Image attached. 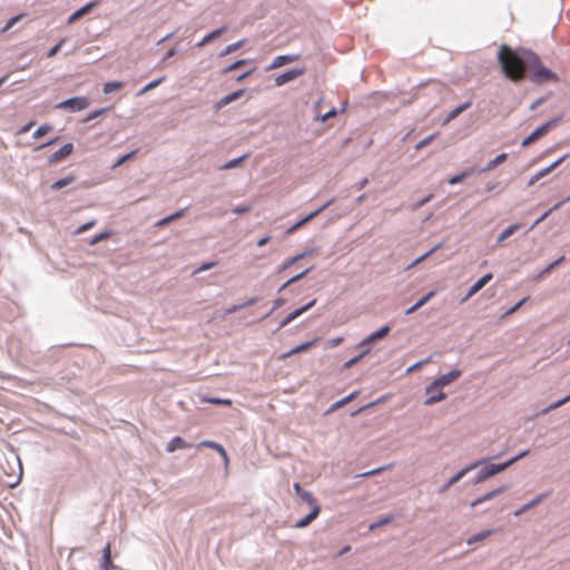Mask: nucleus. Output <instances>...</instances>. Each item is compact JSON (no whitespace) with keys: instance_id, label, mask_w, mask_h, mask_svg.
<instances>
[{"instance_id":"1","label":"nucleus","mask_w":570,"mask_h":570,"mask_svg":"<svg viewBox=\"0 0 570 570\" xmlns=\"http://www.w3.org/2000/svg\"><path fill=\"white\" fill-rule=\"evenodd\" d=\"M498 61L504 76L514 82L524 79L527 69L530 71L529 79L535 85L559 81L558 75L544 67L532 50L513 51L503 45L498 53Z\"/></svg>"},{"instance_id":"2","label":"nucleus","mask_w":570,"mask_h":570,"mask_svg":"<svg viewBox=\"0 0 570 570\" xmlns=\"http://www.w3.org/2000/svg\"><path fill=\"white\" fill-rule=\"evenodd\" d=\"M528 454H529V450H524V451L520 452L518 455L509 459L508 461H505L503 463H497V464L491 463V464L484 465L476 473L475 479H474V483L479 484V483L485 481L487 479H489V478H491V476H493V475L504 471L510 465H512L513 463H515L520 459L527 456Z\"/></svg>"},{"instance_id":"3","label":"nucleus","mask_w":570,"mask_h":570,"mask_svg":"<svg viewBox=\"0 0 570 570\" xmlns=\"http://www.w3.org/2000/svg\"><path fill=\"white\" fill-rule=\"evenodd\" d=\"M461 376V371L458 368H454L445 374H442L438 379H435L431 384H429L425 387V393L434 392L438 389H441L445 385L451 384L455 380H458Z\"/></svg>"},{"instance_id":"4","label":"nucleus","mask_w":570,"mask_h":570,"mask_svg":"<svg viewBox=\"0 0 570 570\" xmlns=\"http://www.w3.org/2000/svg\"><path fill=\"white\" fill-rule=\"evenodd\" d=\"M560 119H561L560 117L553 118V119L544 122L540 127H538L528 137H525L522 140L521 146L527 147V146L531 145L532 142H534L535 140H538L539 138L543 137L551 128H553L558 125Z\"/></svg>"},{"instance_id":"5","label":"nucleus","mask_w":570,"mask_h":570,"mask_svg":"<svg viewBox=\"0 0 570 570\" xmlns=\"http://www.w3.org/2000/svg\"><path fill=\"white\" fill-rule=\"evenodd\" d=\"M89 106V99L87 97L77 96L60 101L56 108L69 110L70 112H77L86 109Z\"/></svg>"},{"instance_id":"6","label":"nucleus","mask_w":570,"mask_h":570,"mask_svg":"<svg viewBox=\"0 0 570 570\" xmlns=\"http://www.w3.org/2000/svg\"><path fill=\"white\" fill-rule=\"evenodd\" d=\"M487 460L476 461L460 470L456 474H454L445 484H443L440 489V493L448 491L453 484L459 482L468 472L476 469L481 464H483Z\"/></svg>"},{"instance_id":"7","label":"nucleus","mask_w":570,"mask_h":570,"mask_svg":"<svg viewBox=\"0 0 570 570\" xmlns=\"http://www.w3.org/2000/svg\"><path fill=\"white\" fill-rule=\"evenodd\" d=\"M334 203V198H331L330 200H327L324 205H322L320 208L313 210L312 213H309L308 215H306L304 218L299 219L296 224H294L293 226H291L286 233L287 234H292L294 233L295 230H297L299 227H302L303 225H305L307 222L312 220L313 218H315L317 215H320L324 209H326L327 207H330L332 204Z\"/></svg>"},{"instance_id":"8","label":"nucleus","mask_w":570,"mask_h":570,"mask_svg":"<svg viewBox=\"0 0 570 570\" xmlns=\"http://www.w3.org/2000/svg\"><path fill=\"white\" fill-rule=\"evenodd\" d=\"M304 68H294V69H289L281 75H278L276 78H275V85L277 87H281L296 78H298L299 76H302L304 73Z\"/></svg>"},{"instance_id":"9","label":"nucleus","mask_w":570,"mask_h":570,"mask_svg":"<svg viewBox=\"0 0 570 570\" xmlns=\"http://www.w3.org/2000/svg\"><path fill=\"white\" fill-rule=\"evenodd\" d=\"M493 275L488 273L480 277L468 291L466 295L462 298V302L468 301L470 297L475 295L480 289H482L491 279Z\"/></svg>"},{"instance_id":"10","label":"nucleus","mask_w":570,"mask_h":570,"mask_svg":"<svg viewBox=\"0 0 570 570\" xmlns=\"http://www.w3.org/2000/svg\"><path fill=\"white\" fill-rule=\"evenodd\" d=\"M391 331V326L390 325H384L382 327H380L377 331L371 333L370 335H367L365 338H363L361 342H360V346H364V345H368V344H372L379 340H382Z\"/></svg>"},{"instance_id":"11","label":"nucleus","mask_w":570,"mask_h":570,"mask_svg":"<svg viewBox=\"0 0 570 570\" xmlns=\"http://www.w3.org/2000/svg\"><path fill=\"white\" fill-rule=\"evenodd\" d=\"M509 489V485L507 484H502L487 493H484L482 497L480 498H476L475 500H473L471 502V507H476L481 503H484L487 501H490L492 499H494L495 497H498L499 494L503 493L504 491H507Z\"/></svg>"},{"instance_id":"12","label":"nucleus","mask_w":570,"mask_h":570,"mask_svg":"<svg viewBox=\"0 0 570 570\" xmlns=\"http://www.w3.org/2000/svg\"><path fill=\"white\" fill-rule=\"evenodd\" d=\"M73 151V145L71 142H67L61 146L58 150H56L51 156H49V163L55 164L61 161L63 158L68 157Z\"/></svg>"},{"instance_id":"13","label":"nucleus","mask_w":570,"mask_h":570,"mask_svg":"<svg viewBox=\"0 0 570 570\" xmlns=\"http://www.w3.org/2000/svg\"><path fill=\"white\" fill-rule=\"evenodd\" d=\"M320 512H321L320 504H315L314 507H311L309 513L307 515H305L304 518L299 519L295 523V528H297V529L306 528L318 517Z\"/></svg>"},{"instance_id":"14","label":"nucleus","mask_w":570,"mask_h":570,"mask_svg":"<svg viewBox=\"0 0 570 570\" xmlns=\"http://www.w3.org/2000/svg\"><path fill=\"white\" fill-rule=\"evenodd\" d=\"M197 448H208L217 451L219 455L223 458L225 464L228 463V455L224 446L215 441L205 440L197 444Z\"/></svg>"},{"instance_id":"15","label":"nucleus","mask_w":570,"mask_h":570,"mask_svg":"<svg viewBox=\"0 0 570 570\" xmlns=\"http://www.w3.org/2000/svg\"><path fill=\"white\" fill-rule=\"evenodd\" d=\"M244 92H245L244 89H238L236 91H233V92L226 95L225 97H223L222 99H219L216 102L215 109L219 110V109L224 108L225 106L232 104L233 101L239 99L244 95Z\"/></svg>"},{"instance_id":"16","label":"nucleus","mask_w":570,"mask_h":570,"mask_svg":"<svg viewBox=\"0 0 570 570\" xmlns=\"http://www.w3.org/2000/svg\"><path fill=\"white\" fill-rule=\"evenodd\" d=\"M295 493L309 507H314L318 504L312 492L304 490L299 483H294L293 485Z\"/></svg>"},{"instance_id":"17","label":"nucleus","mask_w":570,"mask_h":570,"mask_svg":"<svg viewBox=\"0 0 570 570\" xmlns=\"http://www.w3.org/2000/svg\"><path fill=\"white\" fill-rule=\"evenodd\" d=\"M436 292L435 291H430L428 292L425 295H423L420 299H417L412 306H410L406 311H405V314L406 315H410V314H413L414 312H416L419 308H421L422 306H424L431 298H433L435 296Z\"/></svg>"},{"instance_id":"18","label":"nucleus","mask_w":570,"mask_h":570,"mask_svg":"<svg viewBox=\"0 0 570 570\" xmlns=\"http://www.w3.org/2000/svg\"><path fill=\"white\" fill-rule=\"evenodd\" d=\"M191 445L187 443L183 438L180 436H174L167 444L166 451L167 452H174L176 450H183L190 448Z\"/></svg>"},{"instance_id":"19","label":"nucleus","mask_w":570,"mask_h":570,"mask_svg":"<svg viewBox=\"0 0 570 570\" xmlns=\"http://www.w3.org/2000/svg\"><path fill=\"white\" fill-rule=\"evenodd\" d=\"M227 30V26H223L218 29H215L213 30L212 32L207 33L197 45L196 47L198 48H202L206 45H208L209 42H212L213 40H215L216 38H218L219 36H222L225 31Z\"/></svg>"},{"instance_id":"20","label":"nucleus","mask_w":570,"mask_h":570,"mask_svg":"<svg viewBox=\"0 0 570 570\" xmlns=\"http://www.w3.org/2000/svg\"><path fill=\"white\" fill-rule=\"evenodd\" d=\"M101 568L104 570H115L116 567L111 561L110 543H107L102 550Z\"/></svg>"},{"instance_id":"21","label":"nucleus","mask_w":570,"mask_h":570,"mask_svg":"<svg viewBox=\"0 0 570 570\" xmlns=\"http://www.w3.org/2000/svg\"><path fill=\"white\" fill-rule=\"evenodd\" d=\"M97 6V1H94V2H90V3H87L86 6L79 8L78 10H76L69 18H68V23H72L75 22L76 20L80 19L81 17H83L85 14H87L94 7Z\"/></svg>"},{"instance_id":"22","label":"nucleus","mask_w":570,"mask_h":570,"mask_svg":"<svg viewBox=\"0 0 570 570\" xmlns=\"http://www.w3.org/2000/svg\"><path fill=\"white\" fill-rule=\"evenodd\" d=\"M258 302V297H250L248 298L247 301H245L244 303L242 304H235V305H232L229 306L228 308H226L225 311V315H230V314H234L245 307H248V306H252L254 304H256Z\"/></svg>"},{"instance_id":"23","label":"nucleus","mask_w":570,"mask_h":570,"mask_svg":"<svg viewBox=\"0 0 570 570\" xmlns=\"http://www.w3.org/2000/svg\"><path fill=\"white\" fill-rule=\"evenodd\" d=\"M425 394L428 395V397L424 401L425 405H433L438 402L443 401L446 397V394L443 391H441V389H438L434 392Z\"/></svg>"},{"instance_id":"24","label":"nucleus","mask_w":570,"mask_h":570,"mask_svg":"<svg viewBox=\"0 0 570 570\" xmlns=\"http://www.w3.org/2000/svg\"><path fill=\"white\" fill-rule=\"evenodd\" d=\"M297 57L296 56H292V55H281V56H277L273 59L271 66H269V69H276V68H279L282 66H284L285 63H288V62H292L294 60H296Z\"/></svg>"},{"instance_id":"25","label":"nucleus","mask_w":570,"mask_h":570,"mask_svg":"<svg viewBox=\"0 0 570 570\" xmlns=\"http://www.w3.org/2000/svg\"><path fill=\"white\" fill-rule=\"evenodd\" d=\"M508 158V154L505 153H501L499 154L495 158L491 159L485 167H483L482 169H480V173H487V171H490L492 169H494L497 166L501 165L502 163H504Z\"/></svg>"},{"instance_id":"26","label":"nucleus","mask_w":570,"mask_h":570,"mask_svg":"<svg viewBox=\"0 0 570 570\" xmlns=\"http://www.w3.org/2000/svg\"><path fill=\"white\" fill-rule=\"evenodd\" d=\"M311 253H312V250H305V252H303L301 254H297L296 256H293V257L286 259L285 262H283L279 265L278 272H283V271L287 269L288 267H291L292 265H294L298 261L303 259L304 257H306Z\"/></svg>"},{"instance_id":"27","label":"nucleus","mask_w":570,"mask_h":570,"mask_svg":"<svg viewBox=\"0 0 570 570\" xmlns=\"http://www.w3.org/2000/svg\"><path fill=\"white\" fill-rule=\"evenodd\" d=\"M471 105H472V102H471L470 100H468V101H465V102H463V104H461V105L456 106L454 109H452V110L448 114V116H446V118H445L444 122H450L451 120L455 119V118H456L461 112H463L464 110H466L468 108H470V107H471Z\"/></svg>"},{"instance_id":"28","label":"nucleus","mask_w":570,"mask_h":570,"mask_svg":"<svg viewBox=\"0 0 570 570\" xmlns=\"http://www.w3.org/2000/svg\"><path fill=\"white\" fill-rule=\"evenodd\" d=\"M358 394V391H353L352 393H350L348 395H346L345 397L334 402L330 409H328V412H333V411H336L338 409H341L342 406L346 405L347 403H350L351 401H353Z\"/></svg>"},{"instance_id":"29","label":"nucleus","mask_w":570,"mask_h":570,"mask_svg":"<svg viewBox=\"0 0 570 570\" xmlns=\"http://www.w3.org/2000/svg\"><path fill=\"white\" fill-rule=\"evenodd\" d=\"M544 498V494H539L537 495L534 499H532L530 502L523 504L522 507H520L518 510L514 511V515L515 517H519L521 514H523L524 512H527L528 510L532 509L533 507H535L537 504H539L542 499Z\"/></svg>"},{"instance_id":"30","label":"nucleus","mask_w":570,"mask_h":570,"mask_svg":"<svg viewBox=\"0 0 570 570\" xmlns=\"http://www.w3.org/2000/svg\"><path fill=\"white\" fill-rule=\"evenodd\" d=\"M312 269H313V267H308V268L304 269L303 272H301V273L294 275L293 277L288 278L284 284L281 285V287L278 288V293L284 291L289 285H292V284L303 279Z\"/></svg>"},{"instance_id":"31","label":"nucleus","mask_w":570,"mask_h":570,"mask_svg":"<svg viewBox=\"0 0 570 570\" xmlns=\"http://www.w3.org/2000/svg\"><path fill=\"white\" fill-rule=\"evenodd\" d=\"M521 228V224H512L508 226L505 229L502 230V233L499 235L497 243L500 244L510 236H512L515 232H518Z\"/></svg>"},{"instance_id":"32","label":"nucleus","mask_w":570,"mask_h":570,"mask_svg":"<svg viewBox=\"0 0 570 570\" xmlns=\"http://www.w3.org/2000/svg\"><path fill=\"white\" fill-rule=\"evenodd\" d=\"M570 402V393L568 395H566L564 397L551 403L550 405L546 406L544 409H542L540 411V414L541 415H546L548 414L550 411L552 410H556L562 405H564L566 403Z\"/></svg>"},{"instance_id":"33","label":"nucleus","mask_w":570,"mask_h":570,"mask_svg":"<svg viewBox=\"0 0 570 570\" xmlns=\"http://www.w3.org/2000/svg\"><path fill=\"white\" fill-rule=\"evenodd\" d=\"M75 180H76V177L73 175H69V176H66L63 178L56 180L50 186V188L52 190H59V189H62L63 187H67L68 185L72 184Z\"/></svg>"},{"instance_id":"34","label":"nucleus","mask_w":570,"mask_h":570,"mask_svg":"<svg viewBox=\"0 0 570 570\" xmlns=\"http://www.w3.org/2000/svg\"><path fill=\"white\" fill-rule=\"evenodd\" d=\"M564 200L562 202H559L557 204H554L550 209H548L547 212H544L541 216H539L534 222L533 224L530 226L529 230L533 229L537 225H539L540 223H542L552 212L559 209L562 205H563Z\"/></svg>"},{"instance_id":"35","label":"nucleus","mask_w":570,"mask_h":570,"mask_svg":"<svg viewBox=\"0 0 570 570\" xmlns=\"http://www.w3.org/2000/svg\"><path fill=\"white\" fill-rule=\"evenodd\" d=\"M493 532H494V530H491V529H489V530H483V531H481V532H479V533H476V534L472 535L471 538H469V539H468V541H466V543H468L469 546H472V544H474V543H476V542H480V541H482V540L487 539V538H488V537H490Z\"/></svg>"},{"instance_id":"36","label":"nucleus","mask_w":570,"mask_h":570,"mask_svg":"<svg viewBox=\"0 0 570 570\" xmlns=\"http://www.w3.org/2000/svg\"><path fill=\"white\" fill-rule=\"evenodd\" d=\"M443 247V243H439L436 244L435 246H433L430 250H428L426 253L422 254L421 256H419L416 259H414L409 267H413L420 263H422L423 261H425L428 257H430L434 252H436L438 249L442 248Z\"/></svg>"},{"instance_id":"37","label":"nucleus","mask_w":570,"mask_h":570,"mask_svg":"<svg viewBox=\"0 0 570 570\" xmlns=\"http://www.w3.org/2000/svg\"><path fill=\"white\" fill-rule=\"evenodd\" d=\"M246 158H248V154H245L243 156H239L237 158H234V159H230V160L226 161L225 164H223L219 167V169L226 170V169L235 168V167L239 166Z\"/></svg>"},{"instance_id":"38","label":"nucleus","mask_w":570,"mask_h":570,"mask_svg":"<svg viewBox=\"0 0 570 570\" xmlns=\"http://www.w3.org/2000/svg\"><path fill=\"white\" fill-rule=\"evenodd\" d=\"M315 303H316V299H312L308 303H306L305 305H303L302 307H298V308L294 309L293 312H291L289 315L292 316L293 321L296 320L302 314H304L305 312H307L309 308H312L315 305Z\"/></svg>"},{"instance_id":"39","label":"nucleus","mask_w":570,"mask_h":570,"mask_svg":"<svg viewBox=\"0 0 570 570\" xmlns=\"http://www.w3.org/2000/svg\"><path fill=\"white\" fill-rule=\"evenodd\" d=\"M243 45L244 40H238L234 43L228 45L219 52V57H225L227 55L233 53L234 51L238 50Z\"/></svg>"},{"instance_id":"40","label":"nucleus","mask_w":570,"mask_h":570,"mask_svg":"<svg viewBox=\"0 0 570 570\" xmlns=\"http://www.w3.org/2000/svg\"><path fill=\"white\" fill-rule=\"evenodd\" d=\"M124 87L121 81H108L104 85L102 91L108 95Z\"/></svg>"},{"instance_id":"41","label":"nucleus","mask_w":570,"mask_h":570,"mask_svg":"<svg viewBox=\"0 0 570 570\" xmlns=\"http://www.w3.org/2000/svg\"><path fill=\"white\" fill-rule=\"evenodd\" d=\"M314 343H315V341L302 343V344L293 347L292 350H289L284 356H291V355L304 352L307 348H309Z\"/></svg>"},{"instance_id":"42","label":"nucleus","mask_w":570,"mask_h":570,"mask_svg":"<svg viewBox=\"0 0 570 570\" xmlns=\"http://www.w3.org/2000/svg\"><path fill=\"white\" fill-rule=\"evenodd\" d=\"M370 353V350H365L363 351L362 353L355 355L354 357L350 358L348 361H346L343 365L344 368H351L352 366H354L356 363H358L365 355H367Z\"/></svg>"},{"instance_id":"43","label":"nucleus","mask_w":570,"mask_h":570,"mask_svg":"<svg viewBox=\"0 0 570 570\" xmlns=\"http://www.w3.org/2000/svg\"><path fill=\"white\" fill-rule=\"evenodd\" d=\"M248 62L247 59H240V60H237L235 62H233L232 65L227 66L223 71L222 73L223 75H227L236 69H239L240 67H243L244 65H246Z\"/></svg>"},{"instance_id":"44","label":"nucleus","mask_w":570,"mask_h":570,"mask_svg":"<svg viewBox=\"0 0 570 570\" xmlns=\"http://www.w3.org/2000/svg\"><path fill=\"white\" fill-rule=\"evenodd\" d=\"M137 153H138V150H132L130 153L122 155L121 157H119L117 159V161L114 164L112 168L119 167V166L124 165L126 161L132 159Z\"/></svg>"},{"instance_id":"45","label":"nucleus","mask_w":570,"mask_h":570,"mask_svg":"<svg viewBox=\"0 0 570 570\" xmlns=\"http://www.w3.org/2000/svg\"><path fill=\"white\" fill-rule=\"evenodd\" d=\"M52 129V126L49 124L41 125L32 135L35 139H38L42 136H45L47 132H49Z\"/></svg>"},{"instance_id":"46","label":"nucleus","mask_w":570,"mask_h":570,"mask_svg":"<svg viewBox=\"0 0 570 570\" xmlns=\"http://www.w3.org/2000/svg\"><path fill=\"white\" fill-rule=\"evenodd\" d=\"M285 304V299L279 297V298H276L273 301V306L271 308L269 312H267L262 318H267L269 317L277 308H279L281 306H283Z\"/></svg>"},{"instance_id":"47","label":"nucleus","mask_w":570,"mask_h":570,"mask_svg":"<svg viewBox=\"0 0 570 570\" xmlns=\"http://www.w3.org/2000/svg\"><path fill=\"white\" fill-rule=\"evenodd\" d=\"M206 403L210 404H217V405H230L232 401L228 399H220V397H206L204 399Z\"/></svg>"},{"instance_id":"48","label":"nucleus","mask_w":570,"mask_h":570,"mask_svg":"<svg viewBox=\"0 0 570 570\" xmlns=\"http://www.w3.org/2000/svg\"><path fill=\"white\" fill-rule=\"evenodd\" d=\"M109 235H110V233H109L108 230L101 232V233H99V234H97V235L92 236V237H91V239L89 240V244H90V245H96V244H98L99 242H101V240H104V239L108 238V237H109Z\"/></svg>"},{"instance_id":"49","label":"nucleus","mask_w":570,"mask_h":570,"mask_svg":"<svg viewBox=\"0 0 570 570\" xmlns=\"http://www.w3.org/2000/svg\"><path fill=\"white\" fill-rule=\"evenodd\" d=\"M164 80V77H160L158 79H155L150 82H148L141 90H140V94H145L154 88H156L158 85H160Z\"/></svg>"},{"instance_id":"50","label":"nucleus","mask_w":570,"mask_h":570,"mask_svg":"<svg viewBox=\"0 0 570 570\" xmlns=\"http://www.w3.org/2000/svg\"><path fill=\"white\" fill-rule=\"evenodd\" d=\"M468 176H469V171H462V173H460L458 175L452 176L449 179V184L450 185H456V184L461 183Z\"/></svg>"},{"instance_id":"51","label":"nucleus","mask_w":570,"mask_h":570,"mask_svg":"<svg viewBox=\"0 0 570 570\" xmlns=\"http://www.w3.org/2000/svg\"><path fill=\"white\" fill-rule=\"evenodd\" d=\"M66 42L65 39L60 40L57 45L51 47L49 51L47 52V58H51L57 55V52L61 49L62 45Z\"/></svg>"},{"instance_id":"52","label":"nucleus","mask_w":570,"mask_h":570,"mask_svg":"<svg viewBox=\"0 0 570 570\" xmlns=\"http://www.w3.org/2000/svg\"><path fill=\"white\" fill-rule=\"evenodd\" d=\"M108 110V108H101V109H97V110H94L92 112H90L86 118H85V121H91L94 119H96L97 117L101 116L104 112H106Z\"/></svg>"},{"instance_id":"53","label":"nucleus","mask_w":570,"mask_h":570,"mask_svg":"<svg viewBox=\"0 0 570 570\" xmlns=\"http://www.w3.org/2000/svg\"><path fill=\"white\" fill-rule=\"evenodd\" d=\"M385 469H386V466L376 468V469H373V470L366 471V472H364V473H361V474H358L357 476H358V478H368V476L376 475V474L381 473V472H382V471H384Z\"/></svg>"},{"instance_id":"54","label":"nucleus","mask_w":570,"mask_h":570,"mask_svg":"<svg viewBox=\"0 0 570 570\" xmlns=\"http://www.w3.org/2000/svg\"><path fill=\"white\" fill-rule=\"evenodd\" d=\"M528 299H529V297H524L521 301H519L517 304H514L512 307H510L505 312V315H511V314L515 313Z\"/></svg>"},{"instance_id":"55","label":"nucleus","mask_w":570,"mask_h":570,"mask_svg":"<svg viewBox=\"0 0 570 570\" xmlns=\"http://www.w3.org/2000/svg\"><path fill=\"white\" fill-rule=\"evenodd\" d=\"M217 263L216 262H208V263H204L202 264L196 271L195 273H200V272H205V271H208L210 268H213L214 266H216Z\"/></svg>"},{"instance_id":"56","label":"nucleus","mask_w":570,"mask_h":570,"mask_svg":"<svg viewBox=\"0 0 570 570\" xmlns=\"http://www.w3.org/2000/svg\"><path fill=\"white\" fill-rule=\"evenodd\" d=\"M435 135H430L428 137H425L424 139H422L421 141L417 142L416 145V149H421L425 146H428L434 138Z\"/></svg>"},{"instance_id":"57","label":"nucleus","mask_w":570,"mask_h":570,"mask_svg":"<svg viewBox=\"0 0 570 570\" xmlns=\"http://www.w3.org/2000/svg\"><path fill=\"white\" fill-rule=\"evenodd\" d=\"M432 198V195H429L426 197H424L423 199L419 200L417 203L413 204L412 206V209L413 210H416L419 208H421L422 206H424L428 202H430V199Z\"/></svg>"},{"instance_id":"58","label":"nucleus","mask_w":570,"mask_h":570,"mask_svg":"<svg viewBox=\"0 0 570 570\" xmlns=\"http://www.w3.org/2000/svg\"><path fill=\"white\" fill-rule=\"evenodd\" d=\"M291 322H293V318L289 314H287L279 323L278 327H277V331L284 328L285 326H287Z\"/></svg>"},{"instance_id":"59","label":"nucleus","mask_w":570,"mask_h":570,"mask_svg":"<svg viewBox=\"0 0 570 570\" xmlns=\"http://www.w3.org/2000/svg\"><path fill=\"white\" fill-rule=\"evenodd\" d=\"M94 225H95V222H88V223L79 226L77 228V233L78 234L83 233V232L88 230L89 228H91Z\"/></svg>"},{"instance_id":"60","label":"nucleus","mask_w":570,"mask_h":570,"mask_svg":"<svg viewBox=\"0 0 570 570\" xmlns=\"http://www.w3.org/2000/svg\"><path fill=\"white\" fill-rule=\"evenodd\" d=\"M546 101V97H540L538 98L535 101H533L530 106V109L531 110H534L537 109L538 107H540L543 102Z\"/></svg>"},{"instance_id":"61","label":"nucleus","mask_w":570,"mask_h":570,"mask_svg":"<svg viewBox=\"0 0 570 570\" xmlns=\"http://www.w3.org/2000/svg\"><path fill=\"white\" fill-rule=\"evenodd\" d=\"M552 170L550 169V167H546V168H542L540 169L538 173H535V175L538 176L539 179L543 178L544 176H547L548 174H550Z\"/></svg>"},{"instance_id":"62","label":"nucleus","mask_w":570,"mask_h":570,"mask_svg":"<svg viewBox=\"0 0 570 570\" xmlns=\"http://www.w3.org/2000/svg\"><path fill=\"white\" fill-rule=\"evenodd\" d=\"M568 156L567 155H563L562 157L558 158L556 161H553L549 167L551 170H553L554 168H557L559 165H561L564 159L567 158Z\"/></svg>"},{"instance_id":"63","label":"nucleus","mask_w":570,"mask_h":570,"mask_svg":"<svg viewBox=\"0 0 570 570\" xmlns=\"http://www.w3.org/2000/svg\"><path fill=\"white\" fill-rule=\"evenodd\" d=\"M249 210V207L248 206H236L233 212L237 215H240V214H244V213H247Z\"/></svg>"},{"instance_id":"64","label":"nucleus","mask_w":570,"mask_h":570,"mask_svg":"<svg viewBox=\"0 0 570 570\" xmlns=\"http://www.w3.org/2000/svg\"><path fill=\"white\" fill-rule=\"evenodd\" d=\"M33 125H35V121H30V122H28V124L23 125V126L19 129L18 134H26V132H28V131L31 129V127H32Z\"/></svg>"}]
</instances>
